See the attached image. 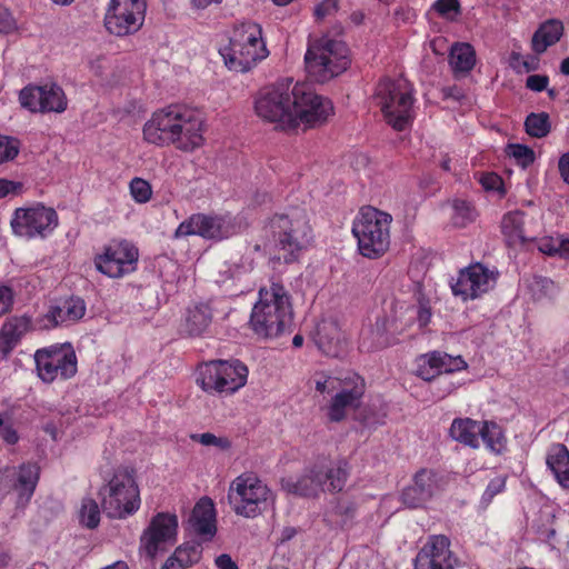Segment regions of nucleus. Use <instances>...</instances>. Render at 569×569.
Here are the masks:
<instances>
[{
	"label": "nucleus",
	"instance_id": "f257e3e1",
	"mask_svg": "<svg viewBox=\"0 0 569 569\" xmlns=\"http://www.w3.org/2000/svg\"><path fill=\"white\" fill-rule=\"evenodd\" d=\"M207 122L198 108L171 103L152 112L142 128L143 140L157 147L172 146L191 153L206 143Z\"/></svg>",
	"mask_w": 569,
	"mask_h": 569
},
{
	"label": "nucleus",
	"instance_id": "f03ea898",
	"mask_svg": "<svg viewBox=\"0 0 569 569\" xmlns=\"http://www.w3.org/2000/svg\"><path fill=\"white\" fill-rule=\"evenodd\" d=\"M292 320V298L284 286L271 281L261 287L249 319L252 332L260 339H274L290 328Z\"/></svg>",
	"mask_w": 569,
	"mask_h": 569
},
{
	"label": "nucleus",
	"instance_id": "7ed1b4c3",
	"mask_svg": "<svg viewBox=\"0 0 569 569\" xmlns=\"http://www.w3.org/2000/svg\"><path fill=\"white\" fill-rule=\"evenodd\" d=\"M268 228L279 251L278 260L282 259L286 263L295 261L312 240V229L305 209L293 208L274 214Z\"/></svg>",
	"mask_w": 569,
	"mask_h": 569
},
{
	"label": "nucleus",
	"instance_id": "20e7f679",
	"mask_svg": "<svg viewBox=\"0 0 569 569\" xmlns=\"http://www.w3.org/2000/svg\"><path fill=\"white\" fill-rule=\"evenodd\" d=\"M295 97L296 83L292 84V80L266 86L254 97V113L263 122L274 124L276 129L293 130L296 129Z\"/></svg>",
	"mask_w": 569,
	"mask_h": 569
},
{
	"label": "nucleus",
	"instance_id": "39448f33",
	"mask_svg": "<svg viewBox=\"0 0 569 569\" xmlns=\"http://www.w3.org/2000/svg\"><path fill=\"white\" fill-rule=\"evenodd\" d=\"M392 216L375 207L361 208L352 227L358 240V250L368 259H379L387 253L391 243Z\"/></svg>",
	"mask_w": 569,
	"mask_h": 569
},
{
	"label": "nucleus",
	"instance_id": "423d86ee",
	"mask_svg": "<svg viewBox=\"0 0 569 569\" xmlns=\"http://www.w3.org/2000/svg\"><path fill=\"white\" fill-rule=\"evenodd\" d=\"M103 511L110 518L123 519L140 507V491L134 472L128 467L117 468L98 492Z\"/></svg>",
	"mask_w": 569,
	"mask_h": 569
},
{
	"label": "nucleus",
	"instance_id": "0eeeda50",
	"mask_svg": "<svg viewBox=\"0 0 569 569\" xmlns=\"http://www.w3.org/2000/svg\"><path fill=\"white\" fill-rule=\"evenodd\" d=\"M375 100L386 122L398 131L405 130L412 120V88L403 78L383 79L375 91Z\"/></svg>",
	"mask_w": 569,
	"mask_h": 569
},
{
	"label": "nucleus",
	"instance_id": "6e6552de",
	"mask_svg": "<svg viewBox=\"0 0 569 569\" xmlns=\"http://www.w3.org/2000/svg\"><path fill=\"white\" fill-rule=\"evenodd\" d=\"M305 62L309 77L322 83L347 70L349 50L340 40L321 38L309 46Z\"/></svg>",
	"mask_w": 569,
	"mask_h": 569
},
{
	"label": "nucleus",
	"instance_id": "1a4fd4ad",
	"mask_svg": "<svg viewBox=\"0 0 569 569\" xmlns=\"http://www.w3.org/2000/svg\"><path fill=\"white\" fill-rule=\"evenodd\" d=\"M228 501L236 515L256 518L273 501V493L256 473L243 472L230 482Z\"/></svg>",
	"mask_w": 569,
	"mask_h": 569
},
{
	"label": "nucleus",
	"instance_id": "9d476101",
	"mask_svg": "<svg viewBox=\"0 0 569 569\" xmlns=\"http://www.w3.org/2000/svg\"><path fill=\"white\" fill-rule=\"evenodd\" d=\"M247 378L248 368L239 360H213L200 367L197 383L207 392L233 393Z\"/></svg>",
	"mask_w": 569,
	"mask_h": 569
},
{
	"label": "nucleus",
	"instance_id": "9b49d317",
	"mask_svg": "<svg viewBox=\"0 0 569 569\" xmlns=\"http://www.w3.org/2000/svg\"><path fill=\"white\" fill-rule=\"evenodd\" d=\"M34 362L38 377L46 383L70 379L77 373V356L70 343L38 349Z\"/></svg>",
	"mask_w": 569,
	"mask_h": 569
},
{
	"label": "nucleus",
	"instance_id": "f8f14e48",
	"mask_svg": "<svg viewBox=\"0 0 569 569\" xmlns=\"http://www.w3.org/2000/svg\"><path fill=\"white\" fill-rule=\"evenodd\" d=\"M296 129H311L323 126L333 116L332 102L317 94L309 86L296 83L295 111Z\"/></svg>",
	"mask_w": 569,
	"mask_h": 569
},
{
	"label": "nucleus",
	"instance_id": "ddd939ff",
	"mask_svg": "<svg viewBox=\"0 0 569 569\" xmlns=\"http://www.w3.org/2000/svg\"><path fill=\"white\" fill-rule=\"evenodd\" d=\"M138 248L127 240H112L94 257L98 271L109 278H122L137 269Z\"/></svg>",
	"mask_w": 569,
	"mask_h": 569
},
{
	"label": "nucleus",
	"instance_id": "4468645a",
	"mask_svg": "<svg viewBox=\"0 0 569 569\" xmlns=\"http://www.w3.org/2000/svg\"><path fill=\"white\" fill-rule=\"evenodd\" d=\"M146 9L144 0H110L104 16V27L117 37L132 34L142 27Z\"/></svg>",
	"mask_w": 569,
	"mask_h": 569
},
{
	"label": "nucleus",
	"instance_id": "2eb2a0df",
	"mask_svg": "<svg viewBox=\"0 0 569 569\" xmlns=\"http://www.w3.org/2000/svg\"><path fill=\"white\" fill-rule=\"evenodd\" d=\"M19 102L32 113H61L68 107L63 89L56 83L24 87L19 92Z\"/></svg>",
	"mask_w": 569,
	"mask_h": 569
},
{
	"label": "nucleus",
	"instance_id": "dca6fc26",
	"mask_svg": "<svg viewBox=\"0 0 569 569\" xmlns=\"http://www.w3.org/2000/svg\"><path fill=\"white\" fill-rule=\"evenodd\" d=\"M366 392V382L357 373H348L341 379L340 387L327 406V418L330 422L343 421L349 410H358Z\"/></svg>",
	"mask_w": 569,
	"mask_h": 569
},
{
	"label": "nucleus",
	"instance_id": "f3484780",
	"mask_svg": "<svg viewBox=\"0 0 569 569\" xmlns=\"http://www.w3.org/2000/svg\"><path fill=\"white\" fill-rule=\"evenodd\" d=\"M58 224L57 212L44 206L18 208L11 220L13 232L20 237H44Z\"/></svg>",
	"mask_w": 569,
	"mask_h": 569
},
{
	"label": "nucleus",
	"instance_id": "a211bd4d",
	"mask_svg": "<svg viewBox=\"0 0 569 569\" xmlns=\"http://www.w3.org/2000/svg\"><path fill=\"white\" fill-rule=\"evenodd\" d=\"M496 283V274L481 263H475L461 270L451 282V290L462 300L477 299L488 292Z\"/></svg>",
	"mask_w": 569,
	"mask_h": 569
},
{
	"label": "nucleus",
	"instance_id": "6ab92c4d",
	"mask_svg": "<svg viewBox=\"0 0 569 569\" xmlns=\"http://www.w3.org/2000/svg\"><path fill=\"white\" fill-rule=\"evenodd\" d=\"M178 518L173 513L159 512L152 517L141 536V548L149 558H154L167 543L176 541Z\"/></svg>",
	"mask_w": 569,
	"mask_h": 569
},
{
	"label": "nucleus",
	"instance_id": "aec40b11",
	"mask_svg": "<svg viewBox=\"0 0 569 569\" xmlns=\"http://www.w3.org/2000/svg\"><path fill=\"white\" fill-rule=\"evenodd\" d=\"M457 565L450 540L443 535L430 536L415 559V569H455Z\"/></svg>",
	"mask_w": 569,
	"mask_h": 569
},
{
	"label": "nucleus",
	"instance_id": "412c9836",
	"mask_svg": "<svg viewBox=\"0 0 569 569\" xmlns=\"http://www.w3.org/2000/svg\"><path fill=\"white\" fill-rule=\"evenodd\" d=\"M86 302L79 297L59 299L50 305L48 311L37 319L39 329L50 330L57 327H68L86 315Z\"/></svg>",
	"mask_w": 569,
	"mask_h": 569
},
{
	"label": "nucleus",
	"instance_id": "4be33fe9",
	"mask_svg": "<svg viewBox=\"0 0 569 569\" xmlns=\"http://www.w3.org/2000/svg\"><path fill=\"white\" fill-rule=\"evenodd\" d=\"M268 56V50L264 43H253L244 46L240 43L229 42L222 57L226 66L236 72H247L251 70L258 61Z\"/></svg>",
	"mask_w": 569,
	"mask_h": 569
},
{
	"label": "nucleus",
	"instance_id": "5701e85b",
	"mask_svg": "<svg viewBox=\"0 0 569 569\" xmlns=\"http://www.w3.org/2000/svg\"><path fill=\"white\" fill-rule=\"evenodd\" d=\"M467 367V362L460 356L452 357L445 352L433 351L421 357L417 375L423 380L430 381L442 372L451 373Z\"/></svg>",
	"mask_w": 569,
	"mask_h": 569
},
{
	"label": "nucleus",
	"instance_id": "b1692460",
	"mask_svg": "<svg viewBox=\"0 0 569 569\" xmlns=\"http://www.w3.org/2000/svg\"><path fill=\"white\" fill-rule=\"evenodd\" d=\"M437 488V472L431 469H421L415 475L412 485L402 491V501L409 508L422 507L431 499Z\"/></svg>",
	"mask_w": 569,
	"mask_h": 569
},
{
	"label": "nucleus",
	"instance_id": "393cba45",
	"mask_svg": "<svg viewBox=\"0 0 569 569\" xmlns=\"http://www.w3.org/2000/svg\"><path fill=\"white\" fill-rule=\"evenodd\" d=\"M223 222L219 217L206 214H192L189 219L182 221L174 232L176 238L198 234L207 239L222 238Z\"/></svg>",
	"mask_w": 569,
	"mask_h": 569
},
{
	"label": "nucleus",
	"instance_id": "a878e982",
	"mask_svg": "<svg viewBox=\"0 0 569 569\" xmlns=\"http://www.w3.org/2000/svg\"><path fill=\"white\" fill-rule=\"evenodd\" d=\"M389 323L387 317H378L373 323L363 327L359 337V349L363 352H375L393 343Z\"/></svg>",
	"mask_w": 569,
	"mask_h": 569
},
{
	"label": "nucleus",
	"instance_id": "bb28decb",
	"mask_svg": "<svg viewBox=\"0 0 569 569\" xmlns=\"http://www.w3.org/2000/svg\"><path fill=\"white\" fill-rule=\"evenodd\" d=\"M313 339L318 348L327 356L338 357L343 350V336L335 320L319 322Z\"/></svg>",
	"mask_w": 569,
	"mask_h": 569
},
{
	"label": "nucleus",
	"instance_id": "cd10ccee",
	"mask_svg": "<svg viewBox=\"0 0 569 569\" xmlns=\"http://www.w3.org/2000/svg\"><path fill=\"white\" fill-rule=\"evenodd\" d=\"M190 523L196 533L206 539H211L216 535V509L210 498L203 497L196 503Z\"/></svg>",
	"mask_w": 569,
	"mask_h": 569
},
{
	"label": "nucleus",
	"instance_id": "c85d7f7f",
	"mask_svg": "<svg viewBox=\"0 0 569 569\" xmlns=\"http://www.w3.org/2000/svg\"><path fill=\"white\" fill-rule=\"evenodd\" d=\"M30 329V319L22 317L8 318L0 328V352L8 357L20 343Z\"/></svg>",
	"mask_w": 569,
	"mask_h": 569
},
{
	"label": "nucleus",
	"instance_id": "c756f323",
	"mask_svg": "<svg viewBox=\"0 0 569 569\" xmlns=\"http://www.w3.org/2000/svg\"><path fill=\"white\" fill-rule=\"evenodd\" d=\"M317 471L322 491L339 492L349 478V463L338 459L329 465H317Z\"/></svg>",
	"mask_w": 569,
	"mask_h": 569
},
{
	"label": "nucleus",
	"instance_id": "7c9ffc66",
	"mask_svg": "<svg viewBox=\"0 0 569 569\" xmlns=\"http://www.w3.org/2000/svg\"><path fill=\"white\" fill-rule=\"evenodd\" d=\"M212 321V310L207 303H196L186 311L182 331L189 337L201 336Z\"/></svg>",
	"mask_w": 569,
	"mask_h": 569
},
{
	"label": "nucleus",
	"instance_id": "2f4dec72",
	"mask_svg": "<svg viewBox=\"0 0 569 569\" xmlns=\"http://www.w3.org/2000/svg\"><path fill=\"white\" fill-rule=\"evenodd\" d=\"M501 231L509 246L525 243L535 239L525 229V213L521 211L506 213L501 220Z\"/></svg>",
	"mask_w": 569,
	"mask_h": 569
},
{
	"label": "nucleus",
	"instance_id": "473e14b6",
	"mask_svg": "<svg viewBox=\"0 0 569 569\" xmlns=\"http://www.w3.org/2000/svg\"><path fill=\"white\" fill-rule=\"evenodd\" d=\"M563 33V24L561 21L551 19L542 24L536 30L531 39V48L532 50L541 54L549 47L557 43Z\"/></svg>",
	"mask_w": 569,
	"mask_h": 569
},
{
	"label": "nucleus",
	"instance_id": "72a5a7b5",
	"mask_svg": "<svg viewBox=\"0 0 569 569\" xmlns=\"http://www.w3.org/2000/svg\"><path fill=\"white\" fill-rule=\"evenodd\" d=\"M547 466L563 489H569V450L562 443L553 445L547 456Z\"/></svg>",
	"mask_w": 569,
	"mask_h": 569
},
{
	"label": "nucleus",
	"instance_id": "f704fd0d",
	"mask_svg": "<svg viewBox=\"0 0 569 569\" xmlns=\"http://www.w3.org/2000/svg\"><path fill=\"white\" fill-rule=\"evenodd\" d=\"M282 487L289 493L298 495L301 497H316L318 496L319 491H322L316 466L296 480L288 479L283 481Z\"/></svg>",
	"mask_w": 569,
	"mask_h": 569
},
{
	"label": "nucleus",
	"instance_id": "c9c22d12",
	"mask_svg": "<svg viewBox=\"0 0 569 569\" xmlns=\"http://www.w3.org/2000/svg\"><path fill=\"white\" fill-rule=\"evenodd\" d=\"M449 64L455 74H467L476 64V51L470 43L456 42L449 53Z\"/></svg>",
	"mask_w": 569,
	"mask_h": 569
},
{
	"label": "nucleus",
	"instance_id": "e433bc0d",
	"mask_svg": "<svg viewBox=\"0 0 569 569\" xmlns=\"http://www.w3.org/2000/svg\"><path fill=\"white\" fill-rule=\"evenodd\" d=\"M482 428V422L470 418L455 419L450 427V436L471 448H478Z\"/></svg>",
	"mask_w": 569,
	"mask_h": 569
},
{
	"label": "nucleus",
	"instance_id": "4c0bfd02",
	"mask_svg": "<svg viewBox=\"0 0 569 569\" xmlns=\"http://www.w3.org/2000/svg\"><path fill=\"white\" fill-rule=\"evenodd\" d=\"M230 42L244 46L264 43L262 40V29L258 23L242 22L234 27Z\"/></svg>",
	"mask_w": 569,
	"mask_h": 569
},
{
	"label": "nucleus",
	"instance_id": "58836bf2",
	"mask_svg": "<svg viewBox=\"0 0 569 569\" xmlns=\"http://www.w3.org/2000/svg\"><path fill=\"white\" fill-rule=\"evenodd\" d=\"M39 467L36 463L21 465L18 472V483L16 488L20 490V495L27 493L31 496L39 480Z\"/></svg>",
	"mask_w": 569,
	"mask_h": 569
},
{
	"label": "nucleus",
	"instance_id": "ea45409f",
	"mask_svg": "<svg viewBox=\"0 0 569 569\" xmlns=\"http://www.w3.org/2000/svg\"><path fill=\"white\" fill-rule=\"evenodd\" d=\"M526 132L533 138H543L551 130L550 118L547 112L530 113L525 120Z\"/></svg>",
	"mask_w": 569,
	"mask_h": 569
},
{
	"label": "nucleus",
	"instance_id": "a19ab883",
	"mask_svg": "<svg viewBox=\"0 0 569 569\" xmlns=\"http://www.w3.org/2000/svg\"><path fill=\"white\" fill-rule=\"evenodd\" d=\"M482 431L479 437L485 441L488 449L500 453L505 449V439L500 428L496 423L482 422Z\"/></svg>",
	"mask_w": 569,
	"mask_h": 569
},
{
	"label": "nucleus",
	"instance_id": "79ce46f5",
	"mask_svg": "<svg viewBox=\"0 0 569 569\" xmlns=\"http://www.w3.org/2000/svg\"><path fill=\"white\" fill-rule=\"evenodd\" d=\"M80 522L87 528L93 529L100 522V509L92 498H84L80 509Z\"/></svg>",
	"mask_w": 569,
	"mask_h": 569
},
{
	"label": "nucleus",
	"instance_id": "37998d69",
	"mask_svg": "<svg viewBox=\"0 0 569 569\" xmlns=\"http://www.w3.org/2000/svg\"><path fill=\"white\" fill-rule=\"evenodd\" d=\"M477 217L475 208L463 200H456L453 202L452 221L457 227H466L472 222Z\"/></svg>",
	"mask_w": 569,
	"mask_h": 569
},
{
	"label": "nucleus",
	"instance_id": "c03bdc74",
	"mask_svg": "<svg viewBox=\"0 0 569 569\" xmlns=\"http://www.w3.org/2000/svg\"><path fill=\"white\" fill-rule=\"evenodd\" d=\"M129 190L137 203H147L152 198L151 184L142 178H133L129 183Z\"/></svg>",
	"mask_w": 569,
	"mask_h": 569
},
{
	"label": "nucleus",
	"instance_id": "a18cd8bd",
	"mask_svg": "<svg viewBox=\"0 0 569 569\" xmlns=\"http://www.w3.org/2000/svg\"><path fill=\"white\" fill-rule=\"evenodd\" d=\"M507 153L515 158L517 163L522 168H527L535 162V152L531 148L523 144H508Z\"/></svg>",
	"mask_w": 569,
	"mask_h": 569
},
{
	"label": "nucleus",
	"instance_id": "49530a36",
	"mask_svg": "<svg viewBox=\"0 0 569 569\" xmlns=\"http://www.w3.org/2000/svg\"><path fill=\"white\" fill-rule=\"evenodd\" d=\"M20 147L17 138L0 134V164L13 160L19 154Z\"/></svg>",
	"mask_w": 569,
	"mask_h": 569
},
{
	"label": "nucleus",
	"instance_id": "de8ad7c7",
	"mask_svg": "<svg viewBox=\"0 0 569 569\" xmlns=\"http://www.w3.org/2000/svg\"><path fill=\"white\" fill-rule=\"evenodd\" d=\"M176 560L182 562L186 568L197 563L201 558V548L196 545H184L176 550Z\"/></svg>",
	"mask_w": 569,
	"mask_h": 569
},
{
	"label": "nucleus",
	"instance_id": "09e8293b",
	"mask_svg": "<svg viewBox=\"0 0 569 569\" xmlns=\"http://www.w3.org/2000/svg\"><path fill=\"white\" fill-rule=\"evenodd\" d=\"M357 508V502L353 499L341 497L336 501L335 512L346 522L355 517Z\"/></svg>",
	"mask_w": 569,
	"mask_h": 569
},
{
	"label": "nucleus",
	"instance_id": "8fccbe9b",
	"mask_svg": "<svg viewBox=\"0 0 569 569\" xmlns=\"http://www.w3.org/2000/svg\"><path fill=\"white\" fill-rule=\"evenodd\" d=\"M191 439L200 442L203 446H214L222 450H227L231 447V442L226 437H217L211 432H204L201 435H192Z\"/></svg>",
	"mask_w": 569,
	"mask_h": 569
},
{
	"label": "nucleus",
	"instance_id": "3c124183",
	"mask_svg": "<svg viewBox=\"0 0 569 569\" xmlns=\"http://www.w3.org/2000/svg\"><path fill=\"white\" fill-rule=\"evenodd\" d=\"M433 9L442 17L453 18L459 13L460 4L458 0H437Z\"/></svg>",
	"mask_w": 569,
	"mask_h": 569
},
{
	"label": "nucleus",
	"instance_id": "603ef678",
	"mask_svg": "<svg viewBox=\"0 0 569 569\" xmlns=\"http://www.w3.org/2000/svg\"><path fill=\"white\" fill-rule=\"evenodd\" d=\"M13 302L14 293L12 288L0 283V317L12 310Z\"/></svg>",
	"mask_w": 569,
	"mask_h": 569
},
{
	"label": "nucleus",
	"instance_id": "864d4df0",
	"mask_svg": "<svg viewBox=\"0 0 569 569\" xmlns=\"http://www.w3.org/2000/svg\"><path fill=\"white\" fill-rule=\"evenodd\" d=\"M479 182L487 191H502L503 192V181L501 177L495 172H487L481 174Z\"/></svg>",
	"mask_w": 569,
	"mask_h": 569
},
{
	"label": "nucleus",
	"instance_id": "5fc2aeb1",
	"mask_svg": "<svg viewBox=\"0 0 569 569\" xmlns=\"http://www.w3.org/2000/svg\"><path fill=\"white\" fill-rule=\"evenodd\" d=\"M339 9V0H322L315 9L318 20L333 16Z\"/></svg>",
	"mask_w": 569,
	"mask_h": 569
},
{
	"label": "nucleus",
	"instance_id": "6e6d98bb",
	"mask_svg": "<svg viewBox=\"0 0 569 569\" xmlns=\"http://www.w3.org/2000/svg\"><path fill=\"white\" fill-rule=\"evenodd\" d=\"M23 191V183L20 181H12L8 179H0V198L9 194L18 196Z\"/></svg>",
	"mask_w": 569,
	"mask_h": 569
},
{
	"label": "nucleus",
	"instance_id": "4d7b16f0",
	"mask_svg": "<svg viewBox=\"0 0 569 569\" xmlns=\"http://www.w3.org/2000/svg\"><path fill=\"white\" fill-rule=\"evenodd\" d=\"M16 29L17 23L10 11L0 6V33H10Z\"/></svg>",
	"mask_w": 569,
	"mask_h": 569
},
{
	"label": "nucleus",
	"instance_id": "13d9d810",
	"mask_svg": "<svg viewBox=\"0 0 569 569\" xmlns=\"http://www.w3.org/2000/svg\"><path fill=\"white\" fill-rule=\"evenodd\" d=\"M549 78L542 74L529 76L526 80V87L532 91L541 92L547 89Z\"/></svg>",
	"mask_w": 569,
	"mask_h": 569
},
{
	"label": "nucleus",
	"instance_id": "bf43d9fd",
	"mask_svg": "<svg viewBox=\"0 0 569 569\" xmlns=\"http://www.w3.org/2000/svg\"><path fill=\"white\" fill-rule=\"evenodd\" d=\"M505 486H506V478L505 477H496L493 478L487 489H486V492L485 495L491 499L493 498L496 495H498L499 492H501L503 489H505Z\"/></svg>",
	"mask_w": 569,
	"mask_h": 569
},
{
	"label": "nucleus",
	"instance_id": "052dcab7",
	"mask_svg": "<svg viewBox=\"0 0 569 569\" xmlns=\"http://www.w3.org/2000/svg\"><path fill=\"white\" fill-rule=\"evenodd\" d=\"M342 378H332L329 377L328 379L323 381H317L316 382V390L323 393L326 391H336L341 383Z\"/></svg>",
	"mask_w": 569,
	"mask_h": 569
},
{
	"label": "nucleus",
	"instance_id": "680f3d73",
	"mask_svg": "<svg viewBox=\"0 0 569 569\" xmlns=\"http://www.w3.org/2000/svg\"><path fill=\"white\" fill-rule=\"evenodd\" d=\"M457 388V386L451 382V381H447L446 379L443 380H437L435 386H433V389L436 390L437 395L439 398H445L447 397L448 395H450L455 389Z\"/></svg>",
	"mask_w": 569,
	"mask_h": 569
},
{
	"label": "nucleus",
	"instance_id": "e2e57ef3",
	"mask_svg": "<svg viewBox=\"0 0 569 569\" xmlns=\"http://www.w3.org/2000/svg\"><path fill=\"white\" fill-rule=\"evenodd\" d=\"M557 241L558 239L553 238L541 239L539 243V250L549 256H555L558 253Z\"/></svg>",
	"mask_w": 569,
	"mask_h": 569
},
{
	"label": "nucleus",
	"instance_id": "0e129e2a",
	"mask_svg": "<svg viewBox=\"0 0 569 569\" xmlns=\"http://www.w3.org/2000/svg\"><path fill=\"white\" fill-rule=\"evenodd\" d=\"M558 167L561 178L569 184V152L560 157Z\"/></svg>",
	"mask_w": 569,
	"mask_h": 569
},
{
	"label": "nucleus",
	"instance_id": "69168bd1",
	"mask_svg": "<svg viewBox=\"0 0 569 569\" xmlns=\"http://www.w3.org/2000/svg\"><path fill=\"white\" fill-rule=\"evenodd\" d=\"M216 565H217L218 569H238L237 563L227 553L220 555L216 559Z\"/></svg>",
	"mask_w": 569,
	"mask_h": 569
},
{
	"label": "nucleus",
	"instance_id": "338daca9",
	"mask_svg": "<svg viewBox=\"0 0 569 569\" xmlns=\"http://www.w3.org/2000/svg\"><path fill=\"white\" fill-rule=\"evenodd\" d=\"M431 319V310L428 306L421 305L418 310V321L421 327L427 326Z\"/></svg>",
	"mask_w": 569,
	"mask_h": 569
},
{
	"label": "nucleus",
	"instance_id": "774afa93",
	"mask_svg": "<svg viewBox=\"0 0 569 569\" xmlns=\"http://www.w3.org/2000/svg\"><path fill=\"white\" fill-rule=\"evenodd\" d=\"M162 569H187L184 565L178 560H176V551L171 557L167 559L164 565L162 566Z\"/></svg>",
	"mask_w": 569,
	"mask_h": 569
}]
</instances>
